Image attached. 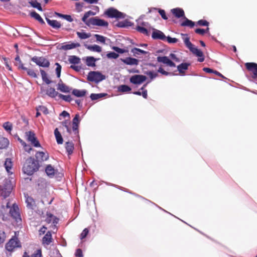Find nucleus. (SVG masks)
<instances>
[{"label":"nucleus","instance_id":"57","mask_svg":"<svg viewBox=\"0 0 257 257\" xmlns=\"http://www.w3.org/2000/svg\"><path fill=\"white\" fill-rule=\"evenodd\" d=\"M107 57L109 58L116 59L118 57V54L115 52H110L107 54Z\"/></svg>","mask_w":257,"mask_h":257},{"label":"nucleus","instance_id":"26","mask_svg":"<svg viewBox=\"0 0 257 257\" xmlns=\"http://www.w3.org/2000/svg\"><path fill=\"white\" fill-rule=\"evenodd\" d=\"M46 94L50 97L55 98L57 95L59 96V93L54 88L50 87L46 90Z\"/></svg>","mask_w":257,"mask_h":257},{"label":"nucleus","instance_id":"60","mask_svg":"<svg viewBox=\"0 0 257 257\" xmlns=\"http://www.w3.org/2000/svg\"><path fill=\"white\" fill-rule=\"evenodd\" d=\"M144 16H141L140 18L138 21V24H140L139 25H141V26L145 27V28H147L149 26V24L148 22H142V23H139V21H140V20L141 19H142Z\"/></svg>","mask_w":257,"mask_h":257},{"label":"nucleus","instance_id":"43","mask_svg":"<svg viewBox=\"0 0 257 257\" xmlns=\"http://www.w3.org/2000/svg\"><path fill=\"white\" fill-rule=\"evenodd\" d=\"M10 144L9 140L6 138H1V149L8 148Z\"/></svg>","mask_w":257,"mask_h":257},{"label":"nucleus","instance_id":"24","mask_svg":"<svg viewBox=\"0 0 257 257\" xmlns=\"http://www.w3.org/2000/svg\"><path fill=\"white\" fill-rule=\"evenodd\" d=\"M190 65V63H182L181 64L177 66V69L179 73L183 75L185 74L184 70H187L188 67Z\"/></svg>","mask_w":257,"mask_h":257},{"label":"nucleus","instance_id":"45","mask_svg":"<svg viewBox=\"0 0 257 257\" xmlns=\"http://www.w3.org/2000/svg\"><path fill=\"white\" fill-rule=\"evenodd\" d=\"M146 74L149 77L151 80H153L158 76V74L156 72L153 71H147Z\"/></svg>","mask_w":257,"mask_h":257},{"label":"nucleus","instance_id":"15","mask_svg":"<svg viewBox=\"0 0 257 257\" xmlns=\"http://www.w3.org/2000/svg\"><path fill=\"white\" fill-rule=\"evenodd\" d=\"M189 49L192 53L200 57L198 60L199 62H202L204 61V58L203 53L200 50L197 49L194 45H193L192 47H191Z\"/></svg>","mask_w":257,"mask_h":257},{"label":"nucleus","instance_id":"46","mask_svg":"<svg viewBox=\"0 0 257 257\" xmlns=\"http://www.w3.org/2000/svg\"><path fill=\"white\" fill-rule=\"evenodd\" d=\"M94 37L96 38L97 41L103 44L105 43L106 38L105 37L98 34L94 35Z\"/></svg>","mask_w":257,"mask_h":257},{"label":"nucleus","instance_id":"21","mask_svg":"<svg viewBox=\"0 0 257 257\" xmlns=\"http://www.w3.org/2000/svg\"><path fill=\"white\" fill-rule=\"evenodd\" d=\"M172 13L177 18L185 17V13L181 8H175L171 10Z\"/></svg>","mask_w":257,"mask_h":257},{"label":"nucleus","instance_id":"18","mask_svg":"<svg viewBox=\"0 0 257 257\" xmlns=\"http://www.w3.org/2000/svg\"><path fill=\"white\" fill-rule=\"evenodd\" d=\"M152 37L153 39L156 40H161L162 41H166V37L164 34L158 30H155L153 31Z\"/></svg>","mask_w":257,"mask_h":257},{"label":"nucleus","instance_id":"36","mask_svg":"<svg viewBox=\"0 0 257 257\" xmlns=\"http://www.w3.org/2000/svg\"><path fill=\"white\" fill-rule=\"evenodd\" d=\"M43 241L47 244H50L52 241V234L50 231H48L43 237Z\"/></svg>","mask_w":257,"mask_h":257},{"label":"nucleus","instance_id":"9","mask_svg":"<svg viewBox=\"0 0 257 257\" xmlns=\"http://www.w3.org/2000/svg\"><path fill=\"white\" fill-rule=\"evenodd\" d=\"M27 136V140L30 142L31 144L35 147H40L41 145L35 136V134L33 132L29 131L26 133Z\"/></svg>","mask_w":257,"mask_h":257},{"label":"nucleus","instance_id":"58","mask_svg":"<svg viewBox=\"0 0 257 257\" xmlns=\"http://www.w3.org/2000/svg\"><path fill=\"white\" fill-rule=\"evenodd\" d=\"M167 41L169 43H175L178 42V39L175 38H171L169 36L166 37Z\"/></svg>","mask_w":257,"mask_h":257},{"label":"nucleus","instance_id":"31","mask_svg":"<svg viewBox=\"0 0 257 257\" xmlns=\"http://www.w3.org/2000/svg\"><path fill=\"white\" fill-rule=\"evenodd\" d=\"M65 149L68 155H71L73 153L74 149V144L72 142H66L65 144Z\"/></svg>","mask_w":257,"mask_h":257},{"label":"nucleus","instance_id":"3","mask_svg":"<svg viewBox=\"0 0 257 257\" xmlns=\"http://www.w3.org/2000/svg\"><path fill=\"white\" fill-rule=\"evenodd\" d=\"M6 208H10L9 213L11 216L18 221V220H21V215L19 212V208L16 203H13L11 207L10 201H6Z\"/></svg>","mask_w":257,"mask_h":257},{"label":"nucleus","instance_id":"27","mask_svg":"<svg viewBox=\"0 0 257 257\" xmlns=\"http://www.w3.org/2000/svg\"><path fill=\"white\" fill-rule=\"evenodd\" d=\"M86 92V90H79L77 89H74L72 91V94L78 97L84 96Z\"/></svg>","mask_w":257,"mask_h":257},{"label":"nucleus","instance_id":"52","mask_svg":"<svg viewBox=\"0 0 257 257\" xmlns=\"http://www.w3.org/2000/svg\"><path fill=\"white\" fill-rule=\"evenodd\" d=\"M147 85V84H144L143 86L141 88V90H143L141 94L142 95L143 97L145 99H147L148 97L147 90L145 89Z\"/></svg>","mask_w":257,"mask_h":257},{"label":"nucleus","instance_id":"40","mask_svg":"<svg viewBox=\"0 0 257 257\" xmlns=\"http://www.w3.org/2000/svg\"><path fill=\"white\" fill-rule=\"evenodd\" d=\"M69 61L71 64H78L80 63V59L76 56H70Z\"/></svg>","mask_w":257,"mask_h":257},{"label":"nucleus","instance_id":"11","mask_svg":"<svg viewBox=\"0 0 257 257\" xmlns=\"http://www.w3.org/2000/svg\"><path fill=\"white\" fill-rule=\"evenodd\" d=\"M36 160L38 162H42L47 161L49 159V156L47 152L38 151L35 155Z\"/></svg>","mask_w":257,"mask_h":257},{"label":"nucleus","instance_id":"44","mask_svg":"<svg viewBox=\"0 0 257 257\" xmlns=\"http://www.w3.org/2000/svg\"><path fill=\"white\" fill-rule=\"evenodd\" d=\"M118 90L122 92H127L131 90V88L126 85H121L118 87Z\"/></svg>","mask_w":257,"mask_h":257},{"label":"nucleus","instance_id":"29","mask_svg":"<svg viewBox=\"0 0 257 257\" xmlns=\"http://www.w3.org/2000/svg\"><path fill=\"white\" fill-rule=\"evenodd\" d=\"M80 44L79 43H71L70 44H66L62 46L63 50H67L79 47Z\"/></svg>","mask_w":257,"mask_h":257},{"label":"nucleus","instance_id":"6","mask_svg":"<svg viewBox=\"0 0 257 257\" xmlns=\"http://www.w3.org/2000/svg\"><path fill=\"white\" fill-rule=\"evenodd\" d=\"M104 14L110 18L122 19L125 16L122 13L113 8L108 9Z\"/></svg>","mask_w":257,"mask_h":257},{"label":"nucleus","instance_id":"35","mask_svg":"<svg viewBox=\"0 0 257 257\" xmlns=\"http://www.w3.org/2000/svg\"><path fill=\"white\" fill-rule=\"evenodd\" d=\"M108 94L105 93H92L91 94L90 97L92 100H95L98 99L99 98H102L105 96H107Z\"/></svg>","mask_w":257,"mask_h":257},{"label":"nucleus","instance_id":"25","mask_svg":"<svg viewBox=\"0 0 257 257\" xmlns=\"http://www.w3.org/2000/svg\"><path fill=\"white\" fill-rule=\"evenodd\" d=\"M23 257H43L42 250L41 249H37L31 255H29L27 252H25Z\"/></svg>","mask_w":257,"mask_h":257},{"label":"nucleus","instance_id":"4","mask_svg":"<svg viewBox=\"0 0 257 257\" xmlns=\"http://www.w3.org/2000/svg\"><path fill=\"white\" fill-rule=\"evenodd\" d=\"M19 247H21V243L18 238L15 235L10 239L5 246L6 249L10 252L13 251L16 248Z\"/></svg>","mask_w":257,"mask_h":257},{"label":"nucleus","instance_id":"42","mask_svg":"<svg viewBox=\"0 0 257 257\" xmlns=\"http://www.w3.org/2000/svg\"><path fill=\"white\" fill-rule=\"evenodd\" d=\"M78 37L81 39H86L89 38L91 36L90 33H86L85 32H77L76 33Z\"/></svg>","mask_w":257,"mask_h":257},{"label":"nucleus","instance_id":"61","mask_svg":"<svg viewBox=\"0 0 257 257\" xmlns=\"http://www.w3.org/2000/svg\"><path fill=\"white\" fill-rule=\"evenodd\" d=\"M159 13L160 14V15L161 16L162 18L164 20H167L168 19V17H167V16L166 15V12H165V11L164 10L159 9Z\"/></svg>","mask_w":257,"mask_h":257},{"label":"nucleus","instance_id":"28","mask_svg":"<svg viewBox=\"0 0 257 257\" xmlns=\"http://www.w3.org/2000/svg\"><path fill=\"white\" fill-rule=\"evenodd\" d=\"M85 47L86 48H87L88 50H89L91 51L100 53L102 51L101 47L97 45H85Z\"/></svg>","mask_w":257,"mask_h":257},{"label":"nucleus","instance_id":"34","mask_svg":"<svg viewBox=\"0 0 257 257\" xmlns=\"http://www.w3.org/2000/svg\"><path fill=\"white\" fill-rule=\"evenodd\" d=\"M97 59H95L92 56L87 57L86 59V64L88 66H95V62L97 61Z\"/></svg>","mask_w":257,"mask_h":257},{"label":"nucleus","instance_id":"10","mask_svg":"<svg viewBox=\"0 0 257 257\" xmlns=\"http://www.w3.org/2000/svg\"><path fill=\"white\" fill-rule=\"evenodd\" d=\"M79 123V114H76L72 120V130L74 134L77 136H78L79 134L78 127Z\"/></svg>","mask_w":257,"mask_h":257},{"label":"nucleus","instance_id":"14","mask_svg":"<svg viewBox=\"0 0 257 257\" xmlns=\"http://www.w3.org/2000/svg\"><path fill=\"white\" fill-rule=\"evenodd\" d=\"M147 79L146 76L142 75H135L130 78V82L135 84H140L144 82Z\"/></svg>","mask_w":257,"mask_h":257},{"label":"nucleus","instance_id":"47","mask_svg":"<svg viewBox=\"0 0 257 257\" xmlns=\"http://www.w3.org/2000/svg\"><path fill=\"white\" fill-rule=\"evenodd\" d=\"M3 126L5 129L6 131L10 132L12 130L13 125H12V123L8 121V122H5L3 124Z\"/></svg>","mask_w":257,"mask_h":257},{"label":"nucleus","instance_id":"49","mask_svg":"<svg viewBox=\"0 0 257 257\" xmlns=\"http://www.w3.org/2000/svg\"><path fill=\"white\" fill-rule=\"evenodd\" d=\"M59 97L67 102H70L72 100V98L69 95H65L60 93Z\"/></svg>","mask_w":257,"mask_h":257},{"label":"nucleus","instance_id":"2","mask_svg":"<svg viewBox=\"0 0 257 257\" xmlns=\"http://www.w3.org/2000/svg\"><path fill=\"white\" fill-rule=\"evenodd\" d=\"M40 168L39 163L35 161L32 157L28 158L23 166V171L25 174L28 175H32L35 172L38 171Z\"/></svg>","mask_w":257,"mask_h":257},{"label":"nucleus","instance_id":"55","mask_svg":"<svg viewBox=\"0 0 257 257\" xmlns=\"http://www.w3.org/2000/svg\"><path fill=\"white\" fill-rule=\"evenodd\" d=\"M37 110L41 111L46 114L48 113V110L47 108L44 106H39V107L37 108Z\"/></svg>","mask_w":257,"mask_h":257},{"label":"nucleus","instance_id":"13","mask_svg":"<svg viewBox=\"0 0 257 257\" xmlns=\"http://www.w3.org/2000/svg\"><path fill=\"white\" fill-rule=\"evenodd\" d=\"M158 62L166 64L171 67H176L175 64L167 56H158L157 58Z\"/></svg>","mask_w":257,"mask_h":257},{"label":"nucleus","instance_id":"51","mask_svg":"<svg viewBox=\"0 0 257 257\" xmlns=\"http://www.w3.org/2000/svg\"><path fill=\"white\" fill-rule=\"evenodd\" d=\"M197 25L200 26H208L209 22L205 20H200L196 23Z\"/></svg>","mask_w":257,"mask_h":257},{"label":"nucleus","instance_id":"20","mask_svg":"<svg viewBox=\"0 0 257 257\" xmlns=\"http://www.w3.org/2000/svg\"><path fill=\"white\" fill-rule=\"evenodd\" d=\"M47 23L53 28L58 30L61 28V25L59 22L55 20H50L48 18L46 19Z\"/></svg>","mask_w":257,"mask_h":257},{"label":"nucleus","instance_id":"53","mask_svg":"<svg viewBox=\"0 0 257 257\" xmlns=\"http://www.w3.org/2000/svg\"><path fill=\"white\" fill-rule=\"evenodd\" d=\"M27 72L28 75H29L30 76L33 77V78H36L37 77V74L34 72V71L33 69H28L27 70H26Z\"/></svg>","mask_w":257,"mask_h":257},{"label":"nucleus","instance_id":"22","mask_svg":"<svg viewBox=\"0 0 257 257\" xmlns=\"http://www.w3.org/2000/svg\"><path fill=\"white\" fill-rule=\"evenodd\" d=\"M45 172L50 178H53L56 173V170L51 165H47L45 168Z\"/></svg>","mask_w":257,"mask_h":257},{"label":"nucleus","instance_id":"56","mask_svg":"<svg viewBox=\"0 0 257 257\" xmlns=\"http://www.w3.org/2000/svg\"><path fill=\"white\" fill-rule=\"evenodd\" d=\"M56 65L57 66L56 68V72L57 77L59 78L60 76L61 66L58 63H56Z\"/></svg>","mask_w":257,"mask_h":257},{"label":"nucleus","instance_id":"64","mask_svg":"<svg viewBox=\"0 0 257 257\" xmlns=\"http://www.w3.org/2000/svg\"><path fill=\"white\" fill-rule=\"evenodd\" d=\"M196 33L203 35L205 34V29L198 28L195 30Z\"/></svg>","mask_w":257,"mask_h":257},{"label":"nucleus","instance_id":"7","mask_svg":"<svg viewBox=\"0 0 257 257\" xmlns=\"http://www.w3.org/2000/svg\"><path fill=\"white\" fill-rule=\"evenodd\" d=\"M13 189L11 181L9 180H6L4 181L3 188H1V196L4 198L9 196Z\"/></svg>","mask_w":257,"mask_h":257},{"label":"nucleus","instance_id":"30","mask_svg":"<svg viewBox=\"0 0 257 257\" xmlns=\"http://www.w3.org/2000/svg\"><path fill=\"white\" fill-rule=\"evenodd\" d=\"M4 166L6 169V170L7 171V172L8 173H11V174L12 173V172H10V170L12 169V167H13V162L12 161L11 159H10V158L6 159V160L5 162Z\"/></svg>","mask_w":257,"mask_h":257},{"label":"nucleus","instance_id":"33","mask_svg":"<svg viewBox=\"0 0 257 257\" xmlns=\"http://www.w3.org/2000/svg\"><path fill=\"white\" fill-rule=\"evenodd\" d=\"M182 39L186 47L189 49L193 45L190 41V38L188 37L187 34H181Z\"/></svg>","mask_w":257,"mask_h":257},{"label":"nucleus","instance_id":"5","mask_svg":"<svg viewBox=\"0 0 257 257\" xmlns=\"http://www.w3.org/2000/svg\"><path fill=\"white\" fill-rule=\"evenodd\" d=\"M105 79V76L98 71H90L87 75V80L89 81L98 83Z\"/></svg>","mask_w":257,"mask_h":257},{"label":"nucleus","instance_id":"32","mask_svg":"<svg viewBox=\"0 0 257 257\" xmlns=\"http://www.w3.org/2000/svg\"><path fill=\"white\" fill-rule=\"evenodd\" d=\"M54 135L56 139L57 143L58 144H62L63 140L60 133L58 131V129L56 128L54 130Z\"/></svg>","mask_w":257,"mask_h":257},{"label":"nucleus","instance_id":"38","mask_svg":"<svg viewBox=\"0 0 257 257\" xmlns=\"http://www.w3.org/2000/svg\"><path fill=\"white\" fill-rule=\"evenodd\" d=\"M136 30L139 32L143 34L146 36L149 35V31L147 28L141 26V25H137L136 28Z\"/></svg>","mask_w":257,"mask_h":257},{"label":"nucleus","instance_id":"62","mask_svg":"<svg viewBox=\"0 0 257 257\" xmlns=\"http://www.w3.org/2000/svg\"><path fill=\"white\" fill-rule=\"evenodd\" d=\"M75 255L76 257H83L82 251L80 248H78L76 250Z\"/></svg>","mask_w":257,"mask_h":257},{"label":"nucleus","instance_id":"59","mask_svg":"<svg viewBox=\"0 0 257 257\" xmlns=\"http://www.w3.org/2000/svg\"><path fill=\"white\" fill-rule=\"evenodd\" d=\"M67 121L65 120L62 122L63 125L66 128L67 132L70 134L71 133V129L69 127Z\"/></svg>","mask_w":257,"mask_h":257},{"label":"nucleus","instance_id":"12","mask_svg":"<svg viewBox=\"0 0 257 257\" xmlns=\"http://www.w3.org/2000/svg\"><path fill=\"white\" fill-rule=\"evenodd\" d=\"M246 69L253 73V77L257 78V64L253 62H247L245 63Z\"/></svg>","mask_w":257,"mask_h":257},{"label":"nucleus","instance_id":"37","mask_svg":"<svg viewBox=\"0 0 257 257\" xmlns=\"http://www.w3.org/2000/svg\"><path fill=\"white\" fill-rule=\"evenodd\" d=\"M30 16L37 20L39 22H40L41 24H44L45 22L43 21V19L41 17L39 14L37 13L35 11H33L31 13Z\"/></svg>","mask_w":257,"mask_h":257},{"label":"nucleus","instance_id":"63","mask_svg":"<svg viewBox=\"0 0 257 257\" xmlns=\"http://www.w3.org/2000/svg\"><path fill=\"white\" fill-rule=\"evenodd\" d=\"M136 50H141V49L139 48H134L131 50V52L132 53H133V54L135 56H137V55H139L141 54L140 51H136Z\"/></svg>","mask_w":257,"mask_h":257},{"label":"nucleus","instance_id":"54","mask_svg":"<svg viewBox=\"0 0 257 257\" xmlns=\"http://www.w3.org/2000/svg\"><path fill=\"white\" fill-rule=\"evenodd\" d=\"M88 232H89L88 229L86 228H85L82 231V232H81V233L80 234V238H81V239H83L84 238H85L86 237V236L87 235V234H88Z\"/></svg>","mask_w":257,"mask_h":257},{"label":"nucleus","instance_id":"23","mask_svg":"<svg viewBox=\"0 0 257 257\" xmlns=\"http://www.w3.org/2000/svg\"><path fill=\"white\" fill-rule=\"evenodd\" d=\"M184 20L182 21L180 26L182 27H188L190 28H192L195 26V23L191 20H189L186 17H184Z\"/></svg>","mask_w":257,"mask_h":257},{"label":"nucleus","instance_id":"48","mask_svg":"<svg viewBox=\"0 0 257 257\" xmlns=\"http://www.w3.org/2000/svg\"><path fill=\"white\" fill-rule=\"evenodd\" d=\"M157 72L160 73L161 74H162V75H164L165 76H168L170 75H174V74L173 73L168 72L165 71L162 67H160L158 68Z\"/></svg>","mask_w":257,"mask_h":257},{"label":"nucleus","instance_id":"17","mask_svg":"<svg viewBox=\"0 0 257 257\" xmlns=\"http://www.w3.org/2000/svg\"><path fill=\"white\" fill-rule=\"evenodd\" d=\"M57 89L64 93H69L71 90V88L64 84L61 79L57 84Z\"/></svg>","mask_w":257,"mask_h":257},{"label":"nucleus","instance_id":"1","mask_svg":"<svg viewBox=\"0 0 257 257\" xmlns=\"http://www.w3.org/2000/svg\"><path fill=\"white\" fill-rule=\"evenodd\" d=\"M95 13L91 11L86 12L82 18V21L88 26H97L107 27L108 25L107 22L99 19L97 17H93L87 19L90 16H93Z\"/></svg>","mask_w":257,"mask_h":257},{"label":"nucleus","instance_id":"39","mask_svg":"<svg viewBox=\"0 0 257 257\" xmlns=\"http://www.w3.org/2000/svg\"><path fill=\"white\" fill-rule=\"evenodd\" d=\"M40 72L42 76V78L43 81H44L47 84H50L51 83V81L49 79L46 72L43 70H41Z\"/></svg>","mask_w":257,"mask_h":257},{"label":"nucleus","instance_id":"19","mask_svg":"<svg viewBox=\"0 0 257 257\" xmlns=\"http://www.w3.org/2000/svg\"><path fill=\"white\" fill-rule=\"evenodd\" d=\"M121 61L126 65L136 66L139 64V62L138 59L132 57H126L125 59H122Z\"/></svg>","mask_w":257,"mask_h":257},{"label":"nucleus","instance_id":"8","mask_svg":"<svg viewBox=\"0 0 257 257\" xmlns=\"http://www.w3.org/2000/svg\"><path fill=\"white\" fill-rule=\"evenodd\" d=\"M31 60L41 67H48L50 65L49 61L43 57L35 56L31 58Z\"/></svg>","mask_w":257,"mask_h":257},{"label":"nucleus","instance_id":"41","mask_svg":"<svg viewBox=\"0 0 257 257\" xmlns=\"http://www.w3.org/2000/svg\"><path fill=\"white\" fill-rule=\"evenodd\" d=\"M30 4L33 8L37 9L39 11H43L41 4L36 0L30 2Z\"/></svg>","mask_w":257,"mask_h":257},{"label":"nucleus","instance_id":"16","mask_svg":"<svg viewBox=\"0 0 257 257\" xmlns=\"http://www.w3.org/2000/svg\"><path fill=\"white\" fill-rule=\"evenodd\" d=\"M59 219L52 213L47 212L45 221L48 223H53L54 225L58 223Z\"/></svg>","mask_w":257,"mask_h":257},{"label":"nucleus","instance_id":"50","mask_svg":"<svg viewBox=\"0 0 257 257\" xmlns=\"http://www.w3.org/2000/svg\"><path fill=\"white\" fill-rule=\"evenodd\" d=\"M26 202L27 203V206L32 208L33 206L35 204V201L34 199L31 197H28L26 199Z\"/></svg>","mask_w":257,"mask_h":257}]
</instances>
